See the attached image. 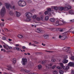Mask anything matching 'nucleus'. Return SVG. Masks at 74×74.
Returning a JSON list of instances; mask_svg holds the SVG:
<instances>
[{
    "mask_svg": "<svg viewBox=\"0 0 74 74\" xmlns=\"http://www.w3.org/2000/svg\"><path fill=\"white\" fill-rule=\"evenodd\" d=\"M57 69H59V70H61L62 69V68L60 66H58L57 67Z\"/></svg>",
    "mask_w": 74,
    "mask_h": 74,
    "instance_id": "72a5a7b5",
    "label": "nucleus"
},
{
    "mask_svg": "<svg viewBox=\"0 0 74 74\" xmlns=\"http://www.w3.org/2000/svg\"><path fill=\"white\" fill-rule=\"evenodd\" d=\"M27 2V3H29V4H30V3H32V1H30V0H28L27 1H26Z\"/></svg>",
    "mask_w": 74,
    "mask_h": 74,
    "instance_id": "c756f323",
    "label": "nucleus"
},
{
    "mask_svg": "<svg viewBox=\"0 0 74 74\" xmlns=\"http://www.w3.org/2000/svg\"><path fill=\"white\" fill-rule=\"evenodd\" d=\"M56 60H55V59H53L51 60V61L52 62H55Z\"/></svg>",
    "mask_w": 74,
    "mask_h": 74,
    "instance_id": "09e8293b",
    "label": "nucleus"
},
{
    "mask_svg": "<svg viewBox=\"0 0 74 74\" xmlns=\"http://www.w3.org/2000/svg\"><path fill=\"white\" fill-rule=\"evenodd\" d=\"M18 4L20 7H24L26 5V3L25 1L20 0L18 2Z\"/></svg>",
    "mask_w": 74,
    "mask_h": 74,
    "instance_id": "f257e3e1",
    "label": "nucleus"
},
{
    "mask_svg": "<svg viewBox=\"0 0 74 74\" xmlns=\"http://www.w3.org/2000/svg\"><path fill=\"white\" fill-rule=\"evenodd\" d=\"M23 72H25V73H30V71L29 70H27V69H24L23 70Z\"/></svg>",
    "mask_w": 74,
    "mask_h": 74,
    "instance_id": "f8f14e48",
    "label": "nucleus"
},
{
    "mask_svg": "<svg viewBox=\"0 0 74 74\" xmlns=\"http://www.w3.org/2000/svg\"><path fill=\"white\" fill-rule=\"evenodd\" d=\"M43 36L44 37H48L49 36V35L48 34H45L43 35Z\"/></svg>",
    "mask_w": 74,
    "mask_h": 74,
    "instance_id": "b1692460",
    "label": "nucleus"
},
{
    "mask_svg": "<svg viewBox=\"0 0 74 74\" xmlns=\"http://www.w3.org/2000/svg\"><path fill=\"white\" fill-rule=\"evenodd\" d=\"M51 8L52 9H54L55 11H57L58 9V8L57 6H52Z\"/></svg>",
    "mask_w": 74,
    "mask_h": 74,
    "instance_id": "dca6fc26",
    "label": "nucleus"
},
{
    "mask_svg": "<svg viewBox=\"0 0 74 74\" xmlns=\"http://www.w3.org/2000/svg\"><path fill=\"white\" fill-rule=\"evenodd\" d=\"M31 20V18H27L26 19V21L27 22H29V21H30Z\"/></svg>",
    "mask_w": 74,
    "mask_h": 74,
    "instance_id": "7c9ffc66",
    "label": "nucleus"
},
{
    "mask_svg": "<svg viewBox=\"0 0 74 74\" xmlns=\"http://www.w3.org/2000/svg\"><path fill=\"white\" fill-rule=\"evenodd\" d=\"M1 26H4V23H1Z\"/></svg>",
    "mask_w": 74,
    "mask_h": 74,
    "instance_id": "8fccbe9b",
    "label": "nucleus"
},
{
    "mask_svg": "<svg viewBox=\"0 0 74 74\" xmlns=\"http://www.w3.org/2000/svg\"><path fill=\"white\" fill-rule=\"evenodd\" d=\"M40 19L42 21H45V18H44V16H43L41 17Z\"/></svg>",
    "mask_w": 74,
    "mask_h": 74,
    "instance_id": "4be33fe9",
    "label": "nucleus"
},
{
    "mask_svg": "<svg viewBox=\"0 0 74 74\" xmlns=\"http://www.w3.org/2000/svg\"><path fill=\"white\" fill-rule=\"evenodd\" d=\"M68 66H71V67H74V62H70L68 64Z\"/></svg>",
    "mask_w": 74,
    "mask_h": 74,
    "instance_id": "6e6552de",
    "label": "nucleus"
},
{
    "mask_svg": "<svg viewBox=\"0 0 74 74\" xmlns=\"http://www.w3.org/2000/svg\"><path fill=\"white\" fill-rule=\"evenodd\" d=\"M15 46H16V47H18L19 46V45L17 44V45H15Z\"/></svg>",
    "mask_w": 74,
    "mask_h": 74,
    "instance_id": "69168bd1",
    "label": "nucleus"
},
{
    "mask_svg": "<svg viewBox=\"0 0 74 74\" xmlns=\"http://www.w3.org/2000/svg\"><path fill=\"white\" fill-rule=\"evenodd\" d=\"M48 19H49V17H48V16H46L45 17V20L46 21H48Z\"/></svg>",
    "mask_w": 74,
    "mask_h": 74,
    "instance_id": "c85d7f7f",
    "label": "nucleus"
},
{
    "mask_svg": "<svg viewBox=\"0 0 74 74\" xmlns=\"http://www.w3.org/2000/svg\"><path fill=\"white\" fill-rule=\"evenodd\" d=\"M5 5L6 6V8L8 9L10 7H11L10 4L8 3H4Z\"/></svg>",
    "mask_w": 74,
    "mask_h": 74,
    "instance_id": "39448f33",
    "label": "nucleus"
},
{
    "mask_svg": "<svg viewBox=\"0 0 74 74\" xmlns=\"http://www.w3.org/2000/svg\"><path fill=\"white\" fill-rule=\"evenodd\" d=\"M66 38V36L65 35L63 36H62V38L61 39L62 40H65Z\"/></svg>",
    "mask_w": 74,
    "mask_h": 74,
    "instance_id": "aec40b11",
    "label": "nucleus"
},
{
    "mask_svg": "<svg viewBox=\"0 0 74 74\" xmlns=\"http://www.w3.org/2000/svg\"><path fill=\"white\" fill-rule=\"evenodd\" d=\"M37 16L36 15H34L33 16H32L33 19H35L36 18Z\"/></svg>",
    "mask_w": 74,
    "mask_h": 74,
    "instance_id": "4c0bfd02",
    "label": "nucleus"
},
{
    "mask_svg": "<svg viewBox=\"0 0 74 74\" xmlns=\"http://www.w3.org/2000/svg\"><path fill=\"white\" fill-rule=\"evenodd\" d=\"M68 12L69 14H73V10H70Z\"/></svg>",
    "mask_w": 74,
    "mask_h": 74,
    "instance_id": "393cba45",
    "label": "nucleus"
},
{
    "mask_svg": "<svg viewBox=\"0 0 74 74\" xmlns=\"http://www.w3.org/2000/svg\"><path fill=\"white\" fill-rule=\"evenodd\" d=\"M53 73L54 74H58V71H53Z\"/></svg>",
    "mask_w": 74,
    "mask_h": 74,
    "instance_id": "bb28decb",
    "label": "nucleus"
},
{
    "mask_svg": "<svg viewBox=\"0 0 74 74\" xmlns=\"http://www.w3.org/2000/svg\"><path fill=\"white\" fill-rule=\"evenodd\" d=\"M62 69L64 70H68L69 69H70V68L69 66H63L62 67Z\"/></svg>",
    "mask_w": 74,
    "mask_h": 74,
    "instance_id": "423d86ee",
    "label": "nucleus"
},
{
    "mask_svg": "<svg viewBox=\"0 0 74 74\" xmlns=\"http://www.w3.org/2000/svg\"><path fill=\"white\" fill-rule=\"evenodd\" d=\"M42 45H43V46H45V45H46L45 44H44V43H42Z\"/></svg>",
    "mask_w": 74,
    "mask_h": 74,
    "instance_id": "13d9d810",
    "label": "nucleus"
},
{
    "mask_svg": "<svg viewBox=\"0 0 74 74\" xmlns=\"http://www.w3.org/2000/svg\"><path fill=\"white\" fill-rule=\"evenodd\" d=\"M52 64H47L46 65V67L48 69H49L51 68V66H52Z\"/></svg>",
    "mask_w": 74,
    "mask_h": 74,
    "instance_id": "1a4fd4ad",
    "label": "nucleus"
},
{
    "mask_svg": "<svg viewBox=\"0 0 74 74\" xmlns=\"http://www.w3.org/2000/svg\"><path fill=\"white\" fill-rule=\"evenodd\" d=\"M59 73L60 74H63V73H64V72L63 71L60 70L59 71Z\"/></svg>",
    "mask_w": 74,
    "mask_h": 74,
    "instance_id": "5701e85b",
    "label": "nucleus"
},
{
    "mask_svg": "<svg viewBox=\"0 0 74 74\" xmlns=\"http://www.w3.org/2000/svg\"><path fill=\"white\" fill-rule=\"evenodd\" d=\"M68 60L64 59L63 60V63L66 64V63H67L68 62Z\"/></svg>",
    "mask_w": 74,
    "mask_h": 74,
    "instance_id": "f3484780",
    "label": "nucleus"
},
{
    "mask_svg": "<svg viewBox=\"0 0 74 74\" xmlns=\"http://www.w3.org/2000/svg\"><path fill=\"white\" fill-rule=\"evenodd\" d=\"M71 22H74V20H71Z\"/></svg>",
    "mask_w": 74,
    "mask_h": 74,
    "instance_id": "774afa93",
    "label": "nucleus"
},
{
    "mask_svg": "<svg viewBox=\"0 0 74 74\" xmlns=\"http://www.w3.org/2000/svg\"><path fill=\"white\" fill-rule=\"evenodd\" d=\"M67 53H70V51H67Z\"/></svg>",
    "mask_w": 74,
    "mask_h": 74,
    "instance_id": "680f3d73",
    "label": "nucleus"
},
{
    "mask_svg": "<svg viewBox=\"0 0 74 74\" xmlns=\"http://www.w3.org/2000/svg\"><path fill=\"white\" fill-rule=\"evenodd\" d=\"M59 21H56V23H54L53 24L55 26H58V25H59Z\"/></svg>",
    "mask_w": 74,
    "mask_h": 74,
    "instance_id": "9d476101",
    "label": "nucleus"
},
{
    "mask_svg": "<svg viewBox=\"0 0 74 74\" xmlns=\"http://www.w3.org/2000/svg\"><path fill=\"white\" fill-rule=\"evenodd\" d=\"M8 40L9 41H12V39L9 38L8 39Z\"/></svg>",
    "mask_w": 74,
    "mask_h": 74,
    "instance_id": "0e129e2a",
    "label": "nucleus"
},
{
    "mask_svg": "<svg viewBox=\"0 0 74 74\" xmlns=\"http://www.w3.org/2000/svg\"><path fill=\"white\" fill-rule=\"evenodd\" d=\"M33 41L34 42V44H39V42H37L36 41Z\"/></svg>",
    "mask_w": 74,
    "mask_h": 74,
    "instance_id": "c03bdc74",
    "label": "nucleus"
},
{
    "mask_svg": "<svg viewBox=\"0 0 74 74\" xmlns=\"http://www.w3.org/2000/svg\"><path fill=\"white\" fill-rule=\"evenodd\" d=\"M0 14L1 16H4L5 14V7L4 6L2 8L0 12Z\"/></svg>",
    "mask_w": 74,
    "mask_h": 74,
    "instance_id": "f03ea898",
    "label": "nucleus"
},
{
    "mask_svg": "<svg viewBox=\"0 0 74 74\" xmlns=\"http://www.w3.org/2000/svg\"><path fill=\"white\" fill-rule=\"evenodd\" d=\"M60 66L62 67V68H63V66H64L63 65V64H62V63H60Z\"/></svg>",
    "mask_w": 74,
    "mask_h": 74,
    "instance_id": "f704fd0d",
    "label": "nucleus"
},
{
    "mask_svg": "<svg viewBox=\"0 0 74 74\" xmlns=\"http://www.w3.org/2000/svg\"><path fill=\"white\" fill-rule=\"evenodd\" d=\"M16 62V60L15 58H14L12 60V62L13 64H15Z\"/></svg>",
    "mask_w": 74,
    "mask_h": 74,
    "instance_id": "2eb2a0df",
    "label": "nucleus"
},
{
    "mask_svg": "<svg viewBox=\"0 0 74 74\" xmlns=\"http://www.w3.org/2000/svg\"><path fill=\"white\" fill-rule=\"evenodd\" d=\"M69 8H68V7H65L64 8V9H65V10L66 11H67V10H69V9H70L71 8V7L70 6H69Z\"/></svg>",
    "mask_w": 74,
    "mask_h": 74,
    "instance_id": "9b49d317",
    "label": "nucleus"
},
{
    "mask_svg": "<svg viewBox=\"0 0 74 74\" xmlns=\"http://www.w3.org/2000/svg\"><path fill=\"white\" fill-rule=\"evenodd\" d=\"M16 14L17 17H19L21 15V13L19 12H18L17 11L16 12Z\"/></svg>",
    "mask_w": 74,
    "mask_h": 74,
    "instance_id": "4468645a",
    "label": "nucleus"
},
{
    "mask_svg": "<svg viewBox=\"0 0 74 74\" xmlns=\"http://www.w3.org/2000/svg\"><path fill=\"white\" fill-rule=\"evenodd\" d=\"M14 50H15L16 49L18 51H20V50H21V49L18 47H15L14 48Z\"/></svg>",
    "mask_w": 74,
    "mask_h": 74,
    "instance_id": "ddd939ff",
    "label": "nucleus"
},
{
    "mask_svg": "<svg viewBox=\"0 0 74 74\" xmlns=\"http://www.w3.org/2000/svg\"><path fill=\"white\" fill-rule=\"evenodd\" d=\"M62 36L61 35L59 36V38H61V39H62Z\"/></svg>",
    "mask_w": 74,
    "mask_h": 74,
    "instance_id": "864d4df0",
    "label": "nucleus"
},
{
    "mask_svg": "<svg viewBox=\"0 0 74 74\" xmlns=\"http://www.w3.org/2000/svg\"><path fill=\"white\" fill-rule=\"evenodd\" d=\"M42 64H45L46 63V62L44 61H43L42 62Z\"/></svg>",
    "mask_w": 74,
    "mask_h": 74,
    "instance_id": "a19ab883",
    "label": "nucleus"
},
{
    "mask_svg": "<svg viewBox=\"0 0 74 74\" xmlns=\"http://www.w3.org/2000/svg\"><path fill=\"white\" fill-rule=\"evenodd\" d=\"M4 30L6 31V32H8V30L7 29H4Z\"/></svg>",
    "mask_w": 74,
    "mask_h": 74,
    "instance_id": "5fc2aeb1",
    "label": "nucleus"
},
{
    "mask_svg": "<svg viewBox=\"0 0 74 74\" xmlns=\"http://www.w3.org/2000/svg\"><path fill=\"white\" fill-rule=\"evenodd\" d=\"M36 31L39 33H41L42 32V31L40 30V28H37L36 30Z\"/></svg>",
    "mask_w": 74,
    "mask_h": 74,
    "instance_id": "0eeeda50",
    "label": "nucleus"
},
{
    "mask_svg": "<svg viewBox=\"0 0 74 74\" xmlns=\"http://www.w3.org/2000/svg\"><path fill=\"white\" fill-rule=\"evenodd\" d=\"M55 67H56V65H55L53 66L52 67V69H55Z\"/></svg>",
    "mask_w": 74,
    "mask_h": 74,
    "instance_id": "603ef678",
    "label": "nucleus"
},
{
    "mask_svg": "<svg viewBox=\"0 0 74 74\" xmlns=\"http://www.w3.org/2000/svg\"><path fill=\"white\" fill-rule=\"evenodd\" d=\"M3 40H6V37H5L4 36H3Z\"/></svg>",
    "mask_w": 74,
    "mask_h": 74,
    "instance_id": "de8ad7c7",
    "label": "nucleus"
},
{
    "mask_svg": "<svg viewBox=\"0 0 74 74\" xmlns=\"http://www.w3.org/2000/svg\"><path fill=\"white\" fill-rule=\"evenodd\" d=\"M12 8L14 10H15V5H14L13 6H12Z\"/></svg>",
    "mask_w": 74,
    "mask_h": 74,
    "instance_id": "3c124183",
    "label": "nucleus"
},
{
    "mask_svg": "<svg viewBox=\"0 0 74 74\" xmlns=\"http://www.w3.org/2000/svg\"><path fill=\"white\" fill-rule=\"evenodd\" d=\"M27 60L25 58H22V60L21 61V63L23 66L26 65V64H27Z\"/></svg>",
    "mask_w": 74,
    "mask_h": 74,
    "instance_id": "7ed1b4c3",
    "label": "nucleus"
},
{
    "mask_svg": "<svg viewBox=\"0 0 74 74\" xmlns=\"http://www.w3.org/2000/svg\"><path fill=\"white\" fill-rule=\"evenodd\" d=\"M18 37H19V38H22V37H23V36L21 35H19Z\"/></svg>",
    "mask_w": 74,
    "mask_h": 74,
    "instance_id": "cd10ccee",
    "label": "nucleus"
},
{
    "mask_svg": "<svg viewBox=\"0 0 74 74\" xmlns=\"http://www.w3.org/2000/svg\"><path fill=\"white\" fill-rule=\"evenodd\" d=\"M44 13L45 15H47L48 14V11H46Z\"/></svg>",
    "mask_w": 74,
    "mask_h": 74,
    "instance_id": "37998d69",
    "label": "nucleus"
},
{
    "mask_svg": "<svg viewBox=\"0 0 74 74\" xmlns=\"http://www.w3.org/2000/svg\"><path fill=\"white\" fill-rule=\"evenodd\" d=\"M8 48L9 49H12V47H11L8 46Z\"/></svg>",
    "mask_w": 74,
    "mask_h": 74,
    "instance_id": "052dcab7",
    "label": "nucleus"
},
{
    "mask_svg": "<svg viewBox=\"0 0 74 74\" xmlns=\"http://www.w3.org/2000/svg\"><path fill=\"white\" fill-rule=\"evenodd\" d=\"M70 59H71V60H72L74 61V57L73 56H72L71 58H70Z\"/></svg>",
    "mask_w": 74,
    "mask_h": 74,
    "instance_id": "58836bf2",
    "label": "nucleus"
},
{
    "mask_svg": "<svg viewBox=\"0 0 74 74\" xmlns=\"http://www.w3.org/2000/svg\"><path fill=\"white\" fill-rule=\"evenodd\" d=\"M63 31V29H61L60 30V32H62Z\"/></svg>",
    "mask_w": 74,
    "mask_h": 74,
    "instance_id": "6e6d98bb",
    "label": "nucleus"
},
{
    "mask_svg": "<svg viewBox=\"0 0 74 74\" xmlns=\"http://www.w3.org/2000/svg\"><path fill=\"white\" fill-rule=\"evenodd\" d=\"M62 50L63 51H66V50H67V47H64V48H63Z\"/></svg>",
    "mask_w": 74,
    "mask_h": 74,
    "instance_id": "e433bc0d",
    "label": "nucleus"
},
{
    "mask_svg": "<svg viewBox=\"0 0 74 74\" xmlns=\"http://www.w3.org/2000/svg\"><path fill=\"white\" fill-rule=\"evenodd\" d=\"M23 49H26V47L25 46H23Z\"/></svg>",
    "mask_w": 74,
    "mask_h": 74,
    "instance_id": "e2e57ef3",
    "label": "nucleus"
},
{
    "mask_svg": "<svg viewBox=\"0 0 74 74\" xmlns=\"http://www.w3.org/2000/svg\"><path fill=\"white\" fill-rule=\"evenodd\" d=\"M36 19L38 21H40V18L39 17L36 18Z\"/></svg>",
    "mask_w": 74,
    "mask_h": 74,
    "instance_id": "ea45409f",
    "label": "nucleus"
},
{
    "mask_svg": "<svg viewBox=\"0 0 74 74\" xmlns=\"http://www.w3.org/2000/svg\"><path fill=\"white\" fill-rule=\"evenodd\" d=\"M36 53L37 54V55H40V54H41V53Z\"/></svg>",
    "mask_w": 74,
    "mask_h": 74,
    "instance_id": "4d7b16f0",
    "label": "nucleus"
},
{
    "mask_svg": "<svg viewBox=\"0 0 74 74\" xmlns=\"http://www.w3.org/2000/svg\"><path fill=\"white\" fill-rule=\"evenodd\" d=\"M31 74H37V73H30Z\"/></svg>",
    "mask_w": 74,
    "mask_h": 74,
    "instance_id": "338daca9",
    "label": "nucleus"
},
{
    "mask_svg": "<svg viewBox=\"0 0 74 74\" xmlns=\"http://www.w3.org/2000/svg\"><path fill=\"white\" fill-rule=\"evenodd\" d=\"M49 21L51 22H55V19L54 18H50L49 19Z\"/></svg>",
    "mask_w": 74,
    "mask_h": 74,
    "instance_id": "6ab92c4d",
    "label": "nucleus"
},
{
    "mask_svg": "<svg viewBox=\"0 0 74 74\" xmlns=\"http://www.w3.org/2000/svg\"><path fill=\"white\" fill-rule=\"evenodd\" d=\"M64 59H66L68 58V56H64Z\"/></svg>",
    "mask_w": 74,
    "mask_h": 74,
    "instance_id": "79ce46f5",
    "label": "nucleus"
},
{
    "mask_svg": "<svg viewBox=\"0 0 74 74\" xmlns=\"http://www.w3.org/2000/svg\"><path fill=\"white\" fill-rule=\"evenodd\" d=\"M7 67H8L9 69H8V70H10L11 69V66L10 65H8L7 66Z\"/></svg>",
    "mask_w": 74,
    "mask_h": 74,
    "instance_id": "473e14b6",
    "label": "nucleus"
},
{
    "mask_svg": "<svg viewBox=\"0 0 74 74\" xmlns=\"http://www.w3.org/2000/svg\"><path fill=\"white\" fill-rule=\"evenodd\" d=\"M64 9L65 10L64 8L63 7H60L59 8V10H60V11H63Z\"/></svg>",
    "mask_w": 74,
    "mask_h": 74,
    "instance_id": "a211bd4d",
    "label": "nucleus"
},
{
    "mask_svg": "<svg viewBox=\"0 0 74 74\" xmlns=\"http://www.w3.org/2000/svg\"><path fill=\"white\" fill-rule=\"evenodd\" d=\"M25 15L27 18H32L33 16V14L30 12L26 13Z\"/></svg>",
    "mask_w": 74,
    "mask_h": 74,
    "instance_id": "20e7f679",
    "label": "nucleus"
},
{
    "mask_svg": "<svg viewBox=\"0 0 74 74\" xmlns=\"http://www.w3.org/2000/svg\"><path fill=\"white\" fill-rule=\"evenodd\" d=\"M10 14L11 15H13V14H14V13H13V12H9Z\"/></svg>",
    "mask_w": 74,
    "mask_h": 74,
    "instance_id": "c9c22d12",
    "label": "nucleus"
},
{
    "mask_svg": "<svg viewBox=\"0 0 74 74\" xmlns=\"http://www.w3.org/2000/svg\"><path fill=\"white\" fill-rule=\"evenodd\" d=\"M38 69L39 70H40V69H42V66L41 65H38Z\"/></svg>",
    "mask_w": 74,
    "mask_h": 74,
    "instance_id": "412c9836",
    "label": "nucleus"
},
{
    "mask_svg": "<svg viewBox=\"0 0 74 74\" xmlns=\"http://www.w3.org/2000/svg\"><path fill=\"white\" fill-rule=\"evenodd\" d=\"M5 48V49H7V50L8 49V47H7L6 46Z\"/></svg>",
    "mask_w": 74,
    "mask_h": 74,
    "instance_id": "bf43d9fd",
    "label": "nucleus"
},
{
    "mask_svg": "<svg viewBox=\"0 0 74 74\" xmlns=\"http://www.w3.org/2000/svg\"><path fill=\"white\" fill-rule=\"evenodd\" d=\"M45 52H48V53H53V51H47V50H46L45 51Z\"/></svg>",
    "mask_w": 74,
    "mask_h": 74,
    "instance_id": "2f4dec72",
    "label": "nucleus"
},
{
    "mask_svg": "<svg viewBox=\"0 0 74 74\" xmlns=\"http://www.w3.org/2000/svg\"><path fill=\"white\" fill-rule=\"evenodd\" d=\"M47 11H48L49 12H51V8L48 9Z\"/></svg>",
    "mask_w": 74,
    "mask_h": 74,
    "instance_id": "a18cd8bd",
    "label": "nucleus"
},
{
    "mask_svg": "<svg viewBox=\"0 0 74 74\" xmlns=\"http://www.w3.org/2000/svg\"><path fill=\"white\" fill-rule=\"evenodd\" d=\"M71 74H74V71L73 70H72L71 71Z\"/></svg>",
    "mask_w": 74,
    "mask_h": 74,
    "instance_id": "49530a36",
    "label": "nucleus"
},
{
    "mask_svg": "<svg viewBox=\"0 0 74 74\" xmlns=\"http://www.w3.org/2000/svg\"><path fill=\"white\" fill-rule=\"evenodd\" d=\"M55 28H50L51 30V31H52L53 32L55 31Z\"/></svg>",
    "mask_w": 74,
    "mask_h": 74,
    "instance_id": "a878e982",
    "label": "nucleus"
}]
</instances>
